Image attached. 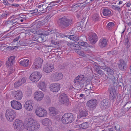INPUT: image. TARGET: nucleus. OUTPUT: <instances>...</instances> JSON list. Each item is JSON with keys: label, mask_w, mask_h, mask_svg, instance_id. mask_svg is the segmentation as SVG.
Wrapping results in <instances>:
<instances>
[{"label": "nucleus", "mask_w": 131, "mask_h": 131, "mask_svg": "<svg viewBox=\"0 0 131 131\" xmlns=\"http://www.w3.org/2000/svg\"><path fill=\"white\" fill-rule=\"evenodd\" d=\"M44 21H39L37 24V27L38 28L41 27V26H44L43 25H45V24H47L46 23H43Z\"/></svg>", "instance_id": "49530a36"}, {"label": "nucleus", "mask_w": 131, "mask_h": 131, "mask_svg": "<svg viewBox=\"0 0 131 131\" xmlns=\"http://www.w3.org/2000/svg\"><path fill=\"white\" fill-rule=\"evenodd\" d=\"M93 68L97 72L100 70V68L99 66L96 64L94 65Z\"/></svg>", "instance_id": "8fccbe9b"}, {"label": "nucleus", "mask_w": 131, "mask_h": 131, "mask_svg": "<svg viewBox=\"0 0 131 131\" xmlns=\"http://www.w3.org/2000/svg\"><path fill=\"white\" fill-rule=\"evenodd\" d=\"M63 76V74L62 73L56 72L53 73L51 76V78L53 81H59L62 79Z\"/></svg>", "instance_id": "6e6552de"}, {"label": "nucleus", "mask_w": 131, "mask_h": 131, "mask_svg": "<svg viewBox=\"0 0 131 131\" xmlns=\"http://www.w3.org/2000/svg\"><path fill=\"white\" fill-rule=\"evenodd\" d=\"M41 34L42 35H48L49 34V32L48 31H45L44 32H43L42 33H41Z\"/></svg>", "instance_id": "680f3d73"}, {"label": "nucleus", "mask_w": 131, "mask_h": 131, "mask_svg": "<svg viewBox=\"0 0 131 131\" xmlns=\"http://www.w3.org/2000/svg\"><path fill=\"white\" fill-rule=\"evenodd\" d=\"M42 123L43 125L46 126H49L51 124V121L48 118H45L43 119Z\"/></svg>", "instance_id": "72a5a7b5"}, {"label": "nucleus", "mask_w": 131, "mask_h": 131, "mask_svg": "<svg viewBox=\"0 0 131 131\" xmlns=\"http://www.w3.org/2000/svg\"><path fill=\"white\" fill-rule=\"evenodd\" d=\"M35 113L37 115L40 117L46 116L47 114V111L40 107L37 108Z\"/></svg>", "instance_id": "423d86ee"}, {"label": "nucleus", "mask_w": 131, "mask_h": 131, "mask_svg": "<svg viewBox=\"0 0 131 131\" xmlns=\"http://www.w3.org/2000/svg\"><path fill=\"white\" fill-rule=\"evenodd\" d=\"M16 113L12 109H9L6 111L5 116L7 120L10 122H12L16 117Z\"/></svg>", "instance_id": "20e7f679"}, {"label": "nucleus", "mask_w": 131, "mask_h": 131, "mask_svg": "<svg viewBox=\"0 0 131 131\" xmlns=\"http://www.w3.org/2000/svg\"><path fill=\"white\" fill-rule=\"evenodd\" d=\"M74 119V117L73 114L70 113H65L62 118V123L65 124L71 123L73 121Z\"/></svg>", "instance_id": "7ed1b4c3"}, {"label": "nucleus", "mask_w": 131, "mask_h": 131, "mask_svg": "<svg viewBox=\"0 0 131 131\" xmlns=\"http://www.w3.org/2000/svg\"><path fill=\"white\" fill-rule=\"evenodd\" d=\"M108 102V100L106 99H104L102 101L100 105L101 108L105 110L107 108L109 105Z\"/></svg>", "instance_id": "6ab92c4d"}, {"label": "nucleus", "mask_w": 131, "mask_h": 131, "mask_svg": "<svg viewBox=\"0 0 131 131\" xmlns=\"http://www.w3.org/2000/svg\"><path fill=\"white\" fill-rule=\"evenodd\" d=\"M14 71V69L12 67H10L8 70V72L10 74L12 73Z\"/></svg>", "instance_id": "6e6d98bb"}, {"label": "nucleus", "mask_w": 131, "mask_h": 131, "mask_svg": "<svg viewBox=\"0 0 131 131\" xmlns=\"http://www.w3.org/2000/svg\"><path fill=\"white\" fill-rule=\"evenodd\" d=\"M115 25L113 23L110 22L108 23L107 25V27L109 30H111L112 28L114 27Z\"/></svg>", "instance_id": "ea45409f"}, {"label": "nucleus", "mask_w": 131, "mask_h": 131, "mask_svg": "<svg viewBox=\"0 0 131 131\" xmlns=\"http://www.w3.org/2000/svg\"><path fill=\"white\" fill-rule=\"evenodd\" d=\"M22 83L21 82H15L14 84V87L16 88L20 86Z\"/></svg>", "instance_id": "09e8293b"}, {"label": "nucleus", "mask_w": 131, "mask_h": 131, "mask_svg": "<svg viewBox=\"0 0 131 131\" xmlns=\"http://www.w3.org/2000/svg\"><path fill=\"white\" fill-rule=\"evenodd\" d=\"M54 69L53 64L48 63L45 64L43 67V70L46 73H49L53 71Z\"/></svg>", "instance_id": "9d476101"}, {"label": "nucleus", "mask_w": 131, "mask_h": 131, "mask_svg": "<svg viewBox=\"0 0 131 131\" xmlns=\"http://www.w3.org/2000/svg\"><path fill=\"white\" fill-rule=\"evenodd\" d=\"M131 107V104L128 102L125 104L123 106V110L125 111H127Z\"/></svg>", "instance_id": "f704fd0d"}, {"label": "nucleus", "mask_w": 131, "mask_h": 131, "mask_svg": "<svg viewBox=\"0 0 131 131\" xmlns=\"http://www.w3.org/2000/svg\"><path fill=\"white\" fill-rule=\"evenodd\" d=\"M11 105L12 107L16 110L21 109L22 108V106L21 103L17 101L13 100L11 101Z\"/></svg>", "instance_id": "f8f14e48"}, {"label": "nucleus", "mask_w": 131, "mask_h": 131, "mask_svg": "<svg viewBox=\"0 0 131 131\" xmlns=\"http://www.w3.org/2000/svg\"><path fill=\"white\" fill-rule=\"evenodd\" d=\"M117 128L116 126L110 128L108 129V131H117Z\"/></svg>", "instance_id": "603ef678"}, {"label": "nucleus", "mask_w": 131, "mask_h": 131, "mask_svg": "<svg viewBox=\"0 0 131 131\" xmlns=\"http://www.w3.org/2000/svg\"><path fill=\"white\" fill-rule=\"evenodd\" d=\"M116 90L114 86L111 87L109 89V92L110 94L116 93Z\"/></svg>", "instance_id": "a19ab883"}, {"label": "nucleus", "mask_w": 131, "mask_h": 131, "mask_svg": "<svg viewBox=\"0 0 131 131\" xmlns=\"http://www.w3.org/2000/svg\"><path fill=\"white\" fill-rule=\"evenodd\" d=\"M43 62L42 60L40 58H38L35 59L33 64L31 68L32 70L40 68Z\"/></svg>", "instance_id": "39448f33"}, {"label": "nucleus", "mask_w": 131, "mask_h": 131, "mask_svg": "<svg viewBox=\"0 0 131 131\" xmlns=\"http://www.w3.org/2000/svg\"><path fill=\"white\" fill-rule=\"evenodd\" d=\"M22 121L19 119H16L14 124V128L15 129L18 130H20L21 127L23 126Z\"/></svg>", "instance_id": "aec40b11"}, {"label": "nucleus", "mask_w": 131, "mask_h": 131, "mask_svg": "<svg viewBox=\"0 0 131 131\" xmlns=\"http://www.w3.org/2000/svg\"><path fill=\"white\" fill-rule=\"evenodd\" d=\"M107 40L104 38H101L99 42V45L101 48L106 47L107 45Z\"/></svg>", "instance_id": "a878e982"}, {"label": "nucleus", "mask_w": 131, "mask_h": 131, "mask_svg": "<svg viewBox=\"0 0 131 131\" xmlns=\"http://www.w3.org/2000/svg\"><path fill=\"white\" fill-rule=\"evenodd\" d=\"M69 39L75 41H77L79 39L78 36L75 35H71L69 36Z\"/></svg>", "instance_id": "4c0bfd02"}, {"label": "nucleus", "mask_w": 131, "mask_h": 131, "mask_svg": "<svg viewBox=\"0 0 131 131\" xmlns=\"http://www.w3.org/2000/svg\"><path fill=\"white\" fill-rule=\"evenodd\" d=\"M101 68L104 71H106V73L108 75H112L114 73V72L112 69L106 66Z\"/></svg>", "instance_id": "bb28decb"}, {"label": "nucleus", "mask_w": 131, "mask_h": 131, "mask_svg": "<svg viewBox=\"0 0 131 131\" xmlns=\"http://www.w3.org/2000/svg\"><path fill=\"white\" fill-rule=\"evenodd\" d=\"M99 15L97 14H94L92 17L93 19L96 21H99Z\"/></svg>", "instance_id": "79ce46f5"}, {"label": "nucleus", "mask_w": 131, "mask_h": 131, "mask_svg": "<svg viewBox=\"0 0 131 131\" xmlns=\"http://www.w3.org/2000/svg\"><path fill=\"white\" fill-rule=\"evenodd\" d=\"M77 53L80 56L83 57H86L87 56H89L88 55H86V53L85 52L84 50L82 51V49L80 50L79 51H77Z\"/></svg>", "instance_id": "e433bc0d"}, {"label": "nucleus", "mask_w": 131, "mask_h": 131, "mask_svg": "<svg viewBox=\"0 0 131 131\" xmlns=\"http://www.w3.org/2000/svg\"><path fill=\"white\" fill-rule=\"evenodd\" d=\"M7 15V14H5V13L1 15V17L2 18H5L6 17Z\"/></svg>", "instance_id": "338daca9"}, {"label": "nucleus", "mask_w": 131, "mask_h": 131, "mask_svg": "<svg viewBox=\"0 0 131 131\" xmlns=\"http://www.w3.org/2000/svg\"><path fill=\"white\" fill-rule=\"evenodd\" d=\"M47 12L48 11H48L49 12V11L52 8V6H47Z\"/></svg>", "instance_id": "e2e57ef3"}, {"label": "nucleus", "mask_w": 131, "mask_h": 131, "mask_svg": "<svg viewBox=\"0 0 131 131\" xmlns=\"http://www.w3.org/2000/svg\"><path fill=\"white\" fill-rule=\"evenodd\" d=\"M50 90L53 92H58L60 89V85L58 83H53L51 84L49 86Z\"/></svg>", "instance_id": "1a4fd4ad"}, {"label": "nucleus", "mask_w": 131, "mask_h": 131, "mask_svg": "<svg viewBox=\"0 0 131 131\" xmlns=\"http://www.w3.org/2000/svg\"><path fill=\"white\" fill-rule=\"evenodd\" d=\"M60 23L62 26L67 27L71 23V20L66 17L62 18L60 20Z\"/></svg>", "instance_id": "2eb2a0df"}, {"label": "nucleus", "mask_w": 131, "mask_h": 131, "mask_svg": "<svg viewBox=\"0 0 131 131\" xmlns=\"http://www.w3.org/2000/svg\"><path fill=\"white\" fill-rule=\"evenodd\" d=\"M89 90H91L92 88V87H91V85L90 84L88 85L87 86Z\"/></svg>", "instance_id": "774afa93"}, {"label": "nucleus", "mask_w": 131, "mask_h": 131, "mask_svg": "<svg viewBox=\"0 0 131 131\" xmlns=\"http://www.w3.org/2000/svg\"><path fill=\"white\" fill-rule=\"evenodd\" d=\"M60 99L61 104H65L67 105L69 103V101L67 95L64 93H62L60 96Z\"/></svg>", "instance_id": "9b49d317"}, {"label": "nucleus", "mask_w": 131, "mask_h": 131, "mask_svg": "<svg viewBox=\"0 0 131 131\" xmlns=\"http://www.w3.org/2000/svg\"><path fill=\"white\" fill-rule=\"evenodd\" d=\"M81 7H82V6H81V4L78 3L74 5V6L73 8H75V9H79Z\"/></svg>", "instance_id": "de8ad7c7"}, {"label": "nucleus", "mask_w": 131, "mask_h": 131, "mask_svg": "<svg viewBox=\"0 0 131 131\" xmlns=\"http://www.w3.org/2000/svg\"><path fill=\"white\" fill-rule=\"evenodd\" d=\"M87 81V78L84 77V75L80 74L76 77L74 81V82H83L86 81Z\"/></svg>", "instance_id": "412c9836"}, {"label": "nucleus", "mask_w": 131, "mask_h": 131, "mask_svg": "<svg viewBox=\"0 0 131 131\" xmlns=\"http://www.w3.org/2000/svg\"><path fill=\"white\" fill-rule=\"evenodd\" d=\"M79 114L80 117H86L88 114V112L84 109L80 110Z\"/></svg>", "instance_id": "c756f323"}, {"label": "nucleus", "mask_w": 131, "mask_h": 131, "mask_svg": "<svg viewBox=\"0 0 131 131\" xmlns=\"http://www.w3.org/2000/svg\"><path fill=\"white\" fill-rule=\"evenodd\" d=\"M19 6V5L17 4H12L10 5V6L11 7L12 6H14L16 7H18Z\"/></svg>", "instance_id": "052dcab7"}, {"label": "nucleus", "mask_w": 131, "mask_h": 131, "mask_svg": "<svg viewBox=\"0 0 131 131\" xmlns=\"http://www.w3.org/2000/svg\"><path fill=\"white\" fill-rule=\"evenodd\" d=\"M27 78L26 77H23L21 79V82H25L27 81Z\"/></svg>", "instance_id": "69168bd1"}, {"label": "nucleus", "mask_w": 131, "mask_h": 131, "mask_svg": "<svg viewBox=\"0 0 131 131\" xmlns=\"http://www.w3.org/2000/svg\"><path fill=\"white\" fill-rule=\"evenodd\" d=\"M51 42L52 44L55 45H60L63 42L61 40H59L56 41L57 37H63V35L55 31L51 30L50 31Z\"/></svg>", "instance_id": "f03ea898"}, {"label": "nucleus", "mask_w": 131, "mask_h": 131, "mask_svg": "<svg viewBox=\"0 0 131 131\" xmlns=\"http://www.w3.org/2000/svg\"><path fill=\"white\" fill-rule=\"evenodd\" d=\"M90 37L89 40L92 43L94 44L97 41V36L95 34H93Z\"/></svg>", "instance_id": "c85d7f7f"}, {"label": "nucleus", "mask_w": 131, "mask_h": 131, "mask_svg": "<svg viewBox=\"0 0 131 131\" xmlns=\"http://www.w3.org/2000/svg\"><path fill=\"white\" fill-rule=\"evenodd\" d=\"M70 47L72 49L75 50V51L77 53V51H79L81 49L80 47L78 44L72 43L70 46Z\"/></svg>", "instance_id": "cd10ccee"}, {"label": "nucleus", "mask_w": 131, "mask_h": 131, "mask_svg": "<svg viewBox=\"0 0 131 131\" xmlns=\"http://www.w3.org/2000/svg\"><path fill=\"white\" fill-rule=\"evenodd\" d=\"M79 126L81 128L85 129L88 127L89 125L88 122H85L79 125Z\"/></svg>", "instance_id": "58836bf2"}, {"label": "nucleus", "mask_w": 131, "mask_h": 131, "mask_svg": "<svg viewBox=\"0 0 131 131\" xmlns=\"http://www.w3.org/2000/svg\"><path fill=\"white\" fill-rule=\"evenodd\" d=\"M116 97V93L110 94L109 99L110 100H112L113 102H114L115 100Z\"/></svg>", "instance_id": "c9c22d12"}, {"label": "nucleus", "mask_w": 131, "mask_h": 131, "mask_svg": "<svg viewBox=\"0 0 131 131\" xmlns=\"http://www.w3.org/2000/svg\"><path fill=\"white\" fill-rule=\"evenodd\" d=\"M46 86L45 82H39L38 85V87L43 91L45 90Z\"/></svg>", "instance_id": "473e14b6"}, {"label": "nucleus", "mask_w": 131, "mask_h": 131, "mask_svg": "<svg viewBox=\"0 0 131 131\" xmlns=\"http://www.w3.org/2000/svg\"><path fill=\"white\" fill-rule=\"evenodd\" d=\"M97 104V101L95 99L91 100L88 101L86 103V105L90 108L95 107Z\"/></svg>", "instance_id": "a211bd4d"}, {"label": "nucleus", "mask_w": 131, "mask_h": 131, "mask_svg": "<svg viewBox=\"0 0 131 131\" xmlns=\"http://www.w3.org/2000/svg\"><path fill=\"white\" fill-rule=\"evenodd\" d=\"M102 12L103 15L104 16L109 17L112 15V13L110 10L107 8H103Z\"/></svg>", "instance_id": "5701e85b"}, {"label": "nucleus", "mask_w": 131, "mask_h": 131, "mask_svg": "<svg viewBox=\"0 0 131 131\" xmlns=\"http://www.w3.org/2000/svg\"><path fill=\"white\" fill-rule=\"evenodd\" d=\"M32 101L28 100L27 101L25 104V108L27 110L30 111L33 108L32 106Z\"/></svg>", "instance_id": "4be33fe9"}, {"label": "nucleus", "mask_w": 131, "mask_h": 131, "mask_svg": "<svg viewBox=\"0 0 131 131\" xmlns=\"http://www.w3.org/2000/svg\"><path fill=\"white\" fill-rule=\"evenodd\" d=\"M20 20V19L19 18H14L10 20L6 21L5 24L6 25L8 26H10L12 25L14 26L19 23Z\"/></svg>", "instance_id": "4468645a"}, {"label": "nucleus", "mask_w": 131, "mask_h": 131, "mask_svg": "<svg viewBox=\"0 0 131 131\" xmlns=\"http://www.w3.org/2000/svg\"><path fill=\"white\" fill-rule=\"evenodd\" d=\"M19 47V46H15L14 47H8V48L9 49L13 50V49H15L17 48H18Z\"/></svg>", "instance_id": "13d9d810"}, {"label": "nucleus", "mask_w": 131, "mask_h": 131, "mask_svg": "<svg viewBox=\"0 0 131 131\" xmlns=\"http://www.w3.org/2000/svg\"><path fill=\"white\" fill-rule=\"evenodd\" d=\"M12 94L15 98L18 100H21L23 96L21 91L20 90L13 92Z\"/></svg>", "instance_id": "f3484780"}, {"label": "nucleus", "mask_w": 131, "mask_h": 131, "mask_svg": "<svg viewBox=\"0 0 131 131\" xmlns=\"http://www.w3.org/2000/svg\"><path fill=\"white\" fill-rule=\"evenodd\" d=\"M34 98L38 101L42 100L44 97V94L42 92L38 91L35 92L34 94Z\"/></svg>", "instance_id": "ddd939ff"}, {"label": "nucleus", "mask_w": 131, "mask_h": 131, "mask_svg": "<svg viewBox=\"0 0 131 131\" xmlns=\"http://www.w3.org/2000/svg\"><path fill=\"white\" fill-rule=\"evenodd\" d=\"M24 126L25 128L29 131H37L40 127L39 124L32 118L25 121Z\"/></svg>", "instance_id": "f257e3e1"}, {"label": "nucleus", "mask_w": 131, "mask_h": 131, "mask_svg": "<svg viewBox=\"0 0 131 131\" xmlns=\"http://www.w3.org/2000/svg\"><path fill=\"white\" fill-rule=\"evenodd\" d=\"M15 58L14 56H11L9 58L6 62V66L8 67L12 66L13 64Z\"/></svg>", "instance_id": "b1692460"}, {"label": "nucleus", "mask_w": 131, "mask_h": 131, "mask_svg": "<svg viewBox=\"0 0 131 131\" xmlns=\"http://www.w3.org/2000/svg\"><path fill=\"white\" fill-rule=\"evenodd\" d=\"M20 38V37L19 36L18 37H17L14 39L13 42V43H15L16 42L17 43V41Z\"/></svg>", "instance_id": "5fc2aeb1"}, {"label": "nucleus", "mask_w": 131, "mask_h": 131, "mask_svg": "<svg viewBox=\"0 0 131 131\" xmlns=\"http://www.w3.org/2000/svg\"><path fill=\"white\" fill-rule=\"evenodd\" d=\"M32 88L28 87L27 88V91L26 92V94L28 95H30L31 94Z\"/></svg>", "instance_id": "a18cd8bd"}, {"label": "nucleus", "mask_w": 131, "mask_h": 131, "mask_svg": "<svg viewBox=\"0 0 131 131\" xmlns=\"http://www.w3.org/2000/svg\"><path fill=\"white\" fill-rule=\"evenodd\" d=\"M97 73L101 75H103L104 73L103 72L100 70H99L98 71H97Z\"/></svg>", "instance_id": "bf43d9fd"}, {"label": "nucleus", "mask_w": 131, "mask_h": 131, "mask_svg": "<svg viewBox=\"0 0 131 131\" xmlns=\"http://www.w3.org/2000/svg\"><path fill=\"white\" fill-rule=\"evenodd\" d=\"M78 44L84 47H86L88 45V43L86 42L81 41H79L78 43Z\"/></svg>", "instance_id": "c03bdc74"}, {"label": "nucleus", "mask_w": 131, "mask_h": 131, "mask_svg": "<svg viewBox=\"0 0 131 131\" xmlns=\"http://www.w3.org/2000/svg\"><path fill=\"white\" fill-rule=\"evenodd\" d=\"M24 67L27 66L29 64V60L28 59H23L19 62Z\"/></svg>", "instance_id": "7c9ffc66"}, {"label": "nucleus", "mask_w": 131, "mask_h": 131, "mask_svg": "<svg viewBox=\"0 0 131 131\" xmlns=\"http://www.w3.org/2000/svg\"><path fill=\"white\" fill-rule=\"evenodd\" d=\"M41 78L39 72H33L30 76L29 79L33 82H37Z\"/></svg>", "instance_id": "0eeeda50"}, {"label": "nucleus", "mask_w": 131, "mask_h": 131, "mask_svg": "<svg viewBox=\"0 0 131 131\" xmlns=\"http://www.w3.org/2000/svg\"><path fill=\"white\" fill-rule=\"evenodd\" d=\"M83 50L86 53V55H88L86 54L87 53H89L90 52V50L87 47L85 48L84 49H83Z\"/></svg>", "instance_id": "864d4df0"}, {"label": "nucleus", "mask_w": 131, "mask_h": 131, "mask_svg": "<svg viewBox=\"0 0 131 131\" xmlns=\"http://www.w3.org/2000/svg\"><path fill=\"white\" fill-rule=\"evenodd\" d=\"M111 8L115 10L120 12L121 11L120 8L118 6L116 5H112Z\"/></svg>", "instance_id": "37998d69"}, {"label": "nucleus", "mask_w": 131, "mask_h": 131, "mask_svg": "<svg viewBox=\"0 0 131 131\" xmlns=\"http://www.w3.org/2000/svg\"><path fill=\"white\" fill-rule=\"evenodd\" d=\"M37 9L34 10L35 12H42V13H45L47 12V5L46 4H39L37 6Z\"/></svg>", "instance_id": "dca6fc26"}, {"label": "nucleus", "mask_w": 131, "mask_h": 131, "mask_svg": "<svg viewBox=\"0 0 131 131\" xmlns=\"http://www.w3.org/2000/svg\"><path fill=\"white\" fill-rule=\"evenodd\" d=\"M3 3L5 5H9L10 6V4H9L8 2V1L7 0H4L3 1Z\"/></svg>", "instance_id": "4d7b16f0"}, {"label": "nucleus", "mask_w": 131, "mask_h": 131, "mask_svg": "<svg viewBox=\"0 0 131 131\" xmlns=\"http://www.w3.org/2000/svg\"><path fill=\"white\" fill-rule=\"evenodd\" d=\"M84 97V95L83 94H81L79 96V98L80 99H81L82 98Z\"/></svg>", "instance_id": "0e129e2a"}, {"label": "nucleus", "mask_w": 131, "mask_h": 131, "mask_svg": "<svg viewBox=\"0 0 131 131\" xmlns=\"http://www.w3.org/2000/svg\"><path fill=\"white\" fill-rule=\"evenodd\" d=\"M17 46H19V47L25 44V42L22 40H20L18 42H17Z\"/></svg>", "instance_id": "3c124183"}, {"label": "nucleus", "mask_w": 131, "mask_h": 131, "mask_svg": "<svg viewBox=\"0 0 131 131\" xmlns=\"http://www.w3.org/2000/svg\"><path fill=\"white\" fill-rule=\"evenodd\" d=\"M126 63L123 60H120L118 63V66L119 68L122 70H124L125 68Z\"/></svg>", "instance_id": "393cba45"}, {"label": "nucleus", "mask_w": 131, "mask_h": 131, "mask_svg": "<svg viewBox=\"0 0 131 131\" xmlns=\"http://www.w3.org/2000/svg\"><path fill=\"white\" fill-rule=\"evenodd\" d=\"M49 110L50 111V113L51 114H52L53 116H55L58 113V111L54 107H50L49 108Z\"/></svg>", "instance_id": "2f4dec72"}]
</instances>
